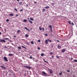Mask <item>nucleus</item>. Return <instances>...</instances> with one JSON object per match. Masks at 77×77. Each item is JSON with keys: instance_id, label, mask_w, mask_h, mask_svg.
<instances>
[{"instance_id": "f257e3e1", "label": "nucleus", "mask_w": 77, "mask_h": 77, "mask_svg": "<svg viewBox=\"0 0 77 77\" xmlns=\"http://www.w3.org/2000/svg\"><path fill=\"white\" fill-rule=\"evenodd\" d=\"M0 42H6V41L3 39H0Z\"/></svg>"}, {"instance_id": "f03ea898", "label": "nucleus", "mask_w": 77, "mask_h": 77, "mask_svg": "<svg viewBox=\"0 0 77 77\" xmlns=\"http://www.w3.org/2000/svg\"><path fill=\"white\" fill-rule=\"evenodd\" d=\"M24 67L25 68H27V69H31V67L30 66H24Z\"/></svg>"}, {"instance_id": "7ed1b4c3", "label": "nucleus", "mask_w": 77, "mask_h": 77, "mask_svg": "<svg viewBox=\"0 0 77 77\" xmlns=\"http://www.w3.org/2000/svg\"><path fill=\"white\" fill-rule=\"evenodd\" d=\"M49 28H51V32H52L53 31H52V26L51 25H49Z\"/></svg>"}, {"instance_id": "20e7f679", "label": "nucleus", "mask_w": 77, "mask_h": 77, "mask_svg": "<svg viewBox=\"0 0 77 77\" xmlns=\"http://www.w3.org/2000/svg\"><path fill=\"white\" fill-rule=\"evenodd\" d=\"M4 59L5 60V61L8 62V60L7 59V58L5 57H4Z\"/></svg>"}, {"instance_id": "39448f33", "label": "nucleus", "mask_w": 77, "mask_h": 77, "mask_svg": "<svg viewBox=\"0 0 77 77\" xmlns=\"http://www.w3.org/2000/svg\"><path fill=\"white\" fill-rule=\"evenodd\" d=\"M48 71H50V74H52L53 73V71L51 69H48Z\"/></svg>"}, {"instance_id": "423d86ee", "label": "nucleus", "mask_w": 77, "mask_h": 77, "mask_svg": "<svg viewBox=\"0 0 77 77\" xmlns=\"http://www.w3.org/2000/svg\"><path fill=\"white\" fill-rule=\"evenodd\" d=\"M42 73V74H44V75H47V73H46L45 72H43Z\"/></svg>"}, {"instance_id": "0eeeda50", "label": "nucleus", "mask_w": 77, "mask_h": 77, "mask_svg": "<svg viewBox=\"0 0 77 77\" xmlns=\"http://www.w3.org/2000/svg\"><path fill=\"white\" fill-rule=\"evenodd\" d=\"M45 9H48L49 8H50V7L47 6L45 7Z\"/></svg>"}, {"instance_id": "6e6552de", "label": "nucleus", "mask_w": 77, "mask_h": 77, "mask_svg": "<svg viewBox=\"0 0 77 77\" xmlns=\"http://www.w3.org/2000/svg\"><path fill=\"white\" fill-rule=\"evenodd\" d=\"M65 51H66V50L65 49H63L62 50V53H64Z\"/></svg>"}, {"instance_id": "1a4fd4ad", "label": "nucleus", "mask_w": 77, "mask_h": 77, "mask_svg": "<svg viewBox=\"0 0 77 77\" xmlns=\"http://www.w3.org/2000/svg\"><path fill=\"white\" fill-rule=\"evenodd\" d=\"M0 67H2V68H3V69H6V68L3 66H0Z\"/></svg>"}, {"instance_id": "9d476101", "label": "nucleus", "mask_w": 77, "mask_h": 77, "mask_svg": "<svg viewBox=\"0 0 77 77\" xmlns=\"http://www.w3.org/2000/svg\"><path fill=\"white\" fill-rule=\"evenodd\" d=\"M9 56H13V54H8Z\"/></svg>"}, {"instance_id": "9b49d317", "label": "nucleus", "mask_w": 77, "mask_h": 77, "mask_svg": "<svg viewBox=\"0 0 77 77\" xmlns=\"http://www.w3.org/2000/svg\"><path fill=\"white\" fill-rule=\"evenodd\" d=\"M45 43L46 44H48V40H45Z\"/></svg>"}, {"instance_id": "f8f14e48", "label": "nucleus", "mask_w": 77, "mask_h": 77, "mask_svg": "<svg viewBox=\"0 0 77 77\" xmlns=\"http://www.w3.org/2000/svg\"><path fill=\"white\" fill-rule=\"evenodd\" d=\"M39 30H40V31H41L42 30V28L41 27H39Z\"/></svg>"}, {"instance_id": "ddd939ff", "label": "nucleus", "mask_w": 77, "mask_h": 77, "mask_svg": "<svg viewBox=\"0 0 77 77\" xmlns=\"http://www.w3.org/2000/svg\"><path fill=\"white\" fill-rule=\"evenodd\" d=\"M57 47L58 48H61V46H60L59 45H58L57 46Z\"/></svg>"}, {"instance_id": "4468645a", "label": "nucleus", "mask_w": 77, "mask_h": 77, "mask_svg": "<svg viewBox=\"0 0 77 77\" xmlns=\"http://www.w3.org/2000/svg\"><path fill=\"white\" fill-rule=\"evenodd\" d=\"M28 21L31 24H32L33 23V22L31 20H29Z\"/></svg>"}, {"instance_id": "2eb2a0df", "label": "nucleus", "mask_w": 77, "mask_h": 77, "mask_svg": "<svg viewBox=\"0 0 77 77\" xmlns=\"http://www.w3.org/2000/svg\"><path fill=\"white\" fill-rule=\"evenodd\" d=\"M9 16H14V14L11 13V14H10Z\"/></svg>"}, {"instance_id": "dca6fc26", "label": "nucleus", "mask_w": 77, "mask_h": 77, "mask_svg": "<svg viewBox=\"0 0 77 77\" xmlns=\"http://www.w3.org/2000/svg\"><path fill=\"white\" fill-rule=\"evenodd\" d=\"M23 22H27V20L26 19H24L23 20Z\"/></svg>"}, {"instance_id": "f3484780", "label": "nucleus", "mask_w": 77, "mask_h": 77, "mask_svg": "<svg viewBox=\"0 0 77 77\" xmlns=\"http://www.w3.org/2000/svg\"><path fill=\"white\" fill-rule=\"evenodd\" d=\"M30 20H31L32 21H33L34 20L32 18V17H30Z\"/></svg>"}, {"instance_id": "a211bd4d", "label": "nucleus", "mask_w": 77, "mask_h": 77, "mask_svg": "<svg viewBox=\"0 0 77 77\" xmlns=\"http://www.w3.org/2000/svg\"><path fill=\"white\" fill-rule=\"evenodd\" d=\"M44 61L45 62V63H48V62H47V61H45V60H44Z\"/></svg>"}, {"instance_id": "6ab92c4d", "label": "nucleus", "mask_w": 77, "mask_h": 77, "mask_svg": "<svg viewBox=\"0 0 77 77\" xmlns=\"http://www.w3.org/2000/svg\"><path fill=\"white\" fill-rule=\"evenodd\" d=\"M22 3H23V2H20L19 3V5H21Z\"/></svg>"}, {"instance_id": "aec40b11", "label": "nucleus", "mask_w": 77, "mask_h": 77, "mask_svg": "<svg viewBox=\"0 0 77 77\" xmlns=\"http://www.w3.org/2000/svg\"><path fill=\"white\" fill-rule=\"evenodd\" d=\"M28 36H29L28 35L26 34L25 37H26V38H28Z\"/></svg>"}, {"instance_id": "412c9836", "label": "nucleus", "mask_w": 77, "mask_h": 77, "mask_svg": "<svg viewBox=\"0 0 77 77\" xmlns=\"http://www.w3.org/2000/svg\"><path fill=\"white\" fill-rule=\"evenodd\" d=\"M31 44H34V42L33 41H31Z\"/></svg>"}, {"instance_id": "4be33fe9", "label": "nucleus", "mask_w": 77, "mask_h": 77, "mask_svg": "<svg viewBox=\"0 0 77 77\" xmlns=\"http://www.w3.org/2000/svg\"><path fill=\"white\" fill-rule=\"evenodd\" d=\"M42 11H43V12H45V9H43Z\"/></svg>"}, {"instance_id": "5701e85b", "label": "nucleus", "mask_w": 77, "mask_h": 77, "mask_svg": "<svg viewBox=\"0 0 77 77\" xmlns=\"http://www.w3.org/2000/svg\"><path fill=\"white\" fill-rule=\"evenodd\" d=\"M26 44H27V45H29L30 44L29 43V42H27L26 43Z\"/></svg>"}, {"instance_id": "b1692460", "label": "nucleus", "mask_w": 77, "mask_h": 77, "mask_svg": "<svg viewBox=\"0 0 77 77\" xmlns=\"http://www.w3.org/2000/svg\"><path fill=\"white\" fill-rule=\"evenodd\" d=\"M20 30H17V33H20Z\"/></svg>"}, {"instance_id": "393cba45", "label": "nucleus", "mask_w": 77, "mask_h": 77, "mask_svg": "<svg viewBox=\"0 0 77 77\" xmlns=\"http://www.w3.org/2000/svg\"><path fill=\"white\" fill-rule=\"evenodd\" d=\"M5 40H9V38H5Z\"/></svg>"}, {"instance_id": "a878e982", "label": "nucleus", "mask_w": 77, "mask_h": 77, "mask_svg": "<svg viewBox=\"0 0 77 77\" xmlns=\"http://www.w3.org/2000/svg\"><path fill=\"white\" fill-rule=\"evenodd\" d=\"M41 56H44V54H41Z\"/></svg>"}, {"instance_id": "bb28decb", "label": "nucleus", "mask_w": 77, "mask_h": 77, "mask_svg": "<svg viewBox=\"0 0 77 77\" xmlns=\"http://www.w3.org/2000/svg\"><path fill=\"white\" fill-rule=\"evenodd\" d=\"M74 62H77V60H74Z\"/></svg>"}, {"instance_id": "cd10ccee", "label": "nucleus", "mask_w": 77, "mask_h": 77, "mask_svg": "<svg viewBox=\"0 0 77 77\" xmlns=\"http://www.w3.org/2000/svg\"><path fill=\"white\" fill-rule=\"evenodd\" d=\"M48 41H49L50 42H52L51 40H50L49 39H48Z\"/></svg>"}, {"instance_id": "c85d7f7f", "label": "nucleus", "mask_w": 77, "mask_h": 77, "mask_svg": "<svg viewBox=\"0 0 77 77\" xmlns=\"http://www.w3.org/2000/svg\"><path fill=\"white\" fill-rule=\"evenodd\" d=\"M55 5V3H51V5H52V6H53V5Z\"/></svg>"}, {"instance_id": "c756f323", "label": "nucleus", "mask_w": 77, "mask_h": 77, "mask_svg": "<svg viewBox=\"0 0 77 77\" xmlns=\"http://www.w3.org/2000/svg\"><path fill=\"white\" fill-rule=\"evenodd\" d=\"M22 47L23 48H26V47L23 46H22Z\"/></svg>"}, {"instance_id": "7c9ffc66", "label": "nucleus", "mask_w": 77, "mask_h": 77, "mask_svg": "<svg viewBox=\"0 0 77 77\" xmlns=\"http://www.w3.org/2000/svg\"><path fill=\"white\" fill-rule=\"evenodd\" d=\"M14 10L15 11H18V10H17V9H16V8H15L14 9Z\"/></svg>"}, {"instance_id": "2f4dec72", "label": "nucleus", "mask_w": 77, "mask_h": 77, "mask_svg": "<svg viewBox=\"0 0 77 77\" xmlns=\"http://www.w3.org/2000/svg\"><path fill=\"white\" fill-rule=\"evenodd\" d=\"M25 29H26V30H29V29L27 28L26 27H25Z\"/></svg>"}, {"instance_id": "473e14b6", "label": "nucleus", "mask_w": 77, "mask_h": 77, "mask_svg": "<svg viewBox=\"0 0 77 77\" xmlns=\"http://www.w3.org/2000/svg\"><path fill=\"white\" fill-rule=\"evenodd\" d=\"M18 49H21V47H18Z\"/></svg>"}, {"instance_id": "72a5a7b5", "label": "nucleus", "mask_w": 77, "mask_h": 77, "mask_svg": "<svg viewBox=\"0 0 77 77\" xmlns=\"http://www.w3.org/2000/svg\"><path fill=\"white\" fill-rule=\"evenodd\" d=\"M42 29L43 30V31L44 32V28H42Z\"/></svg>"}, {"instance_id": "f704fd0d", "label": "nucleus", "mask_w": 77, "mask_h": 77, "mask_svg": "<svg viewBox=\"0 0 77 77\" xmlns=\"http://www.w3.org/2000/svg\"><path fill=\"white\" fill-rule=\"evenodd\" d=\"M38 42H41V40H38Z\"/></svg>"}, {"instance_id": "c9c22d12", "label": "nucleus", "mask_w": 77, "mask_h": 77, "mask_svg": "<svg viewBox=\"0 0 77 77\" xmlns=\"http://www.w3.org/2000/svg\"><path fill=\"white\" fill-rule=\"evenodd\" d=\"M68 23H69V24L71 25V22H70L69 21H68Z\"/></svg>"}, {"instance_id": "e433bc0d", "label": "nucleus", "mask_w": 77, "mask_h": 77, "mask_svg": "<svg viewBox=\"0 0 77 77\" xmlns=\"http://www.w3.org/2000/svg\"><path fill=\"white\" fill-rule=\"evenodd\" d=\"M57 59H59V57L57 56Z\"/></svg>"}, {"instance_id": "4c0bfd02", "label": "nucleus", "mask_w": 77, "mask_h": 77, "mask_svg": "<svg viewBox=\"0 0 77 77\" xmlns=\"http://www.w3.org/2000/svg\"><path fill=\"white\" fill-rule=\"evenodd\" d=\"M6 21H7V22H8L9 20L8 19H7Z\"/></svg>"}, {"instance_id": "58836bf2", "label": "nucleus", "mask_w": 77, "mask_h": 77, "mask_svg": "<svg viewBox=\"0 0 77 77\" xmlns=\"http://www.w3.org/2000/svg\"><path fill=\"white\" fill-rule=\"evenodd\" d=\"M67 72H70V71H69V70H67Z\"/></svg>"}, {"instance_id": "ea45409f", "label": "nucleus", "mask_w": 77, "mask_h": 77, "mask_svg": "<svg viewBox=\"0 0 77 77\" xmlns=\"http://www.w3.org/2000/svg\"><path fill=\"white\" fill-rule=\"evenodd\" d=\"M50 54H53V53H52L51 52H50Z\"/></svg>"}, {"instance_id": "a19ab883", "label": "nucleus", "mask_w": 77, "mask_h": 77, "mask_svg": "<svg viewBox=\"0 0 77 77\" xmlns=\"http://www.w3.org/2000/svg\"><path fill=\"white\" fill-rule=\"evenodd\" d=\"M72 25H74V23H73L72 22Z\"/></svg>"}, {"instance_id": "79ce46f5", "label": "nucleus", "mask_w": 77, "mask_h": 77, "mask_svg": "<svg viewBox=\"0 0 77 77\" xmlns=\"http://www.w3.org/2000/svg\"><path fill=\"white\" fill-rule=\"evenodd\" d=\"M37 48L38 50H40V48L39 47H38Z\"/></svg>"}, {"instance_id": "37998d69", "label": "nucleus", "mask_w": 77, "mask_h": 77, "mask_svg": "<svg viewBox=\"0 0 77 77\" xmlns=\"http://www.w3.org/2000/svg\"><path fill=\"white\" fill-rule=\"evenodd\" d=\"M29 58L30 59H32V56H30V57Z\"/></svg>"}, {"instance_id": "c03bdc74", "label": "nucleus", "mask_w": 77, "mask_h": 77, "mask_svg": "<svg viewBox=\"0 0 77 77\" xmlns=\"http://www.w3.org/2000/svg\"><path fill=\"white\" fill-rule=\"evenodd\" d=\"M59 75H62V73H59Z\"/></svg>"}, {"instance_id": "a18cd8bd", "label": "nucleus", "mask_w": 77, "mask_h": 77, "mask_svg": "<svg viewBox=\"0 0 77 77\" xmlns=\"http://www.w3.org/2000/svg\"><path fill=\"white\" fill-rule=\"evenodd\" d=\"M4 48H7V46H4Z\"/></svg>"}, {"instance_id": "49530a36", "label": "nucleus", "mask_w": 77, "mask_h": 77, "mask_svg": "<svg viewBox=\"0 0 77 77\" xmlns=\"http://www.w3.org/2000/svg\"><path fill=\"white\" fill-rule=\"evenodd\" d=\"M24 76H26V74L25 73H24Z\"/></svg>"}, {"instance_id": "de8ad7c7", "label": "nucleus", "mask_w": 77, "mask_h": 77, "mask_svg": "<svg viewBox=\"0 0 77 77\" xmlns=\"http://www.w3.org/2000/svg\"><path fill=\"white\" fill-rule=\"evenodd\" d=\"M34 3L35 4H36V3H37V2H34Z\"/></svg>"}, {"instance_id": "09e8293b", "label": "nucleus", "mask_w": 77, "mask_h": 77, "mask_svg": "<svg viewBox=\"0 0 77 77\" xmlns=\"http://www.w3.org/2000/svg\"><path fill=\"white\" fill-rule=\"evenodd\" d=\"M45 36H47V34L46 33L45 34Z\"/></svg>"}, {"instance_id": "8fccbe9b", "label": "nucleus", "mask_w": 77, "mask_h": 77, "mask_svg": "<svg viewBox=\"0 0 77 77\" xmlns=\"http://www.w3.org/2000/svg\"><path fill=\"white\" fill-rule=\"evenodd\" d=\"M14 38H17V36L15 35H14Z\"/></svg>"}, {"instance_id": "3c124183", "label": "nucleus", "mask_w": 77, "mask_h": 77, "mask_svg": "<svg viewBox=\"0 0 77 77\" xmlns=\"http://www.w3.org/2000/svg\"><path fill=\"white\" fill-rule=\"evenodd\" d=\"M0 26H1V24L0 23ZM1 28H2V27H0V29H1Z\"/></svg>"}, {"instance_id": "603ef678", "label": "nucleus", "mask_w": 77, "mask_h": 77, "mask_svg": "<svg viewBox=\"0 0 77 77\" xmlns=\"http://www.w3.org/2000/svg\"><path fill=\"white\" fill-rule=\"evenodd\" d=\"M18 16V14H17L16 15V17H17V16Z\"/></svg>"}, {"instance_id": "864d4df0", "label": "nucleus", "mask_w": 77, "mask_h": 77, "mask_svg": "<svg viewBox=\"0 0 77 77\" xmlns=\"http://www.w3.org/2000/svg\"><path fill=\"white\" fill-rule=\"evenodd\" d=\"M23 11V9L20 10V11Z\"/></svg>"}, {"instance_id": "5fc2aeb1", "label": "nucleus", "mask_w": 77, "mask_h": 77, "mask_svg": "<svg viewBox=\"0 0 77 77\" xmlns=\"http://www.w3.org/2000/svg\"><path fill=\"white\" fill-rule=\"evenodd\" d=\"M71 60H72V59H73L72 58H71Z\"/></svg>"}, {"instance_id": "6e6d98bb", "label": "nucleus", "mask_w": 77, "mask_h": 77, "mask_svg": "<svg viewBox=\"0 0 77 77\" xmlns=\"http://www.w3.org/2000/svg\"><path fill=\"white\" fill-rule=\"evenodd\" d=\"M57 41L58 42H60V41L59 40H57Z\"/></svg>"}, {"instance_id": "4d7b16f0", "label": "nucleus", "mask_w": 77, "mask_h": 77, "mask_svg": "<svg viewBox=\"0 0 77 77\" xmlns=\"http://www.w3.org/2000/svg\"><path fill=\"white\" fill-rule=\"evenodd\" d=\"M52 57L53 58L54 57V56H52Z\"/></svg>"}, {"instance_id": "13d9d810", "label": "nucleus", "mask_w": 77, "mask_h": 77, "mask_svg": "<svg viewBox=\"0 0 77 77\" xmlns=\"http://www.w3.org/2000/svg\"><path fill=\"white\" fill-rule=\"evenodd\" d=\"M17 2H19L20 1V0H17Z\"/></svg>"}, {"instance_id": "bf43d9fd", "label": "nucleus", "mask_w": 77, "mask_h": 77, "mask_svg": "<svg viewBox=\"0 0 77 77\" xmlns=\"http://www.w3.org/2000/svg\"><path fill=\"white\" fill-rule=\"evenodd\" d=\"M29 6V5H28V4L26 5V6Z\"/></svg>"}, {"instance_id": "052dcab7", "label": "nucleus", "mask_w": 77, "mask_h": 77, "mask_svg": "<svg viewBox=\"0 0 77 77\" xmlns=\"http://www.w3.org/2000/svg\"><path fill=\"white\" fill-rule=\"evenodd\" d=\"M27 19H28V20H29V18H28Z\"/></svg>"}, {"instance_id": "680f3d73", "label": "nucleus", "mask_w": 77, "mask_h": 77, "mask_svg": "<svg viewBox=\"0 0 77 77\" xmlns=\"http://www.w3.org/2000/svg\"><path fill=\"white\" fill-rule=\"evenodd\" d=\"M2 34V33L0 32V35H1Z\"/></svg>"}, {"instance_id": "e2e57ef3", "label": "nucleus", "mask_w": 77, "mask_h": 77, "mask_svg": "<svg viewBox=\"0 0 77 77\" xmlns=\"http://www.w3.org/2000/svg\"><path fill=\"white\" fill-rule=\"evenodd\" d=\"M53 46H51V48H53Z\"/></svg>"}, {"instance_id": "0e129e2a", "label": "nucleus", "mask_w": 77, "mask_h": 77, "mask_svg": "<svg viewBox=\"0 0 77 77\" xmlns=\"http://www.w3.org/2000/svg\"><path fill=\"white\" fill-rule=\"evenodd\" d=\"M13 75H14V76H15V75H14V74H13Z\"/></svg>"}, {"instance_id": "69168bd1", "label": "nucleus", "mask_w": 77, "mask_h": 77, "mask_svg": "<svg viewBox=\"0 0 77 77\" xmlns=\"http://www.w3.org/2000/svg\"><path fill=\"white\" fill-rule=\"evenodd\" d=\"M73 77H75V76H73Z\"/></svg>"}]
</instances>
